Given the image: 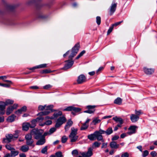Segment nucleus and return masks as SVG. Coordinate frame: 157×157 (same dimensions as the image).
Instances as JSON below:
<instances>
[{"label":"nucleus","instance_id":"obj_29","mask_svg":"<svg viewBox=\"0 0 157 157\" xmlns=\"http://www.w3.org/2000/svg\"><path fill=\"white\" fill-rule=\"evenodd\" d=\"M122 102V99L120 98H117L114 101V103L119 105H121Z\"/></svg>","mask_w":157,"mask_h":157},{"label":"nucleus","instance_id":"obj_26","mask_svg":"<svg viewBox=\"0 0 157 157\" xmlns=\"http://www.w3.org/2000/svg\"><path fill=\"white\" fill-rule=\"evenodd\" d=\"M88 138L90 140H95V132L92 134L89 135L87 136Z\"/></svg>","mask_w":157,"mask_h":157},{"label":"nucleus","instance_id":"obj_59","mask_svg":"<svg viewBox=\"0 0 157 157\" xmlns=\"http://www.w3.org/2000/svg\"><path fill=\"white\" fill-rule=\"evenodd\" d=\"M151 155L152 156H155L157 155V153L155 151H152L150 153Z\"/></svg>","mask_w":157,"mask_h":157},{"label":"nucleus","instance_id":"obj_35","mask_svg":"<svg viewBox=\"0 0 157 157\" xmlns=\"http://www.w3.org/2000/svg\"><path fill=\"white\" fill-rule=\"evenodd\" d=\"M88 125L86 124H83L82 126L80 128V130H85L87 128Z\"/></svg>","mask_w":157,"mask_h":157},{"label":"nucleus","instance_id":"obj_40","mask_svg":"<svg viewBox=\"0 0 157 157\" xmlns=\"http://www.w3.org/2000/svg\"><path fill=\"white\" fill-rule=\"evenodd\" d=\"M96 22L98 25L100 24L101 22V17L99 16H97L96 18Z\"/></svg>","mask_w":157,"mask_h":157},{"label":"nucleus","instance_id":"obj_25","mask_svg":"<svg viewBox=\"0 0 157 157\" xmlns=\"http://www.w3.org/2000/svg\"><path fill=\"white\" fill-rule=\"evenodd\" d=\"M113 119L116 122H118L121 124H122L123 123V120L121 118L118 117H113Z\"/></svg>","mask_w":157,"mask_h":157},{"label":"nucleus","instance_id":"obj_38","mask_svg":"<svg viewBox=\"0 0 157 157\" xmlns=\"http://www.w3.org/2000/svg\"><path fill=\"white\" fill-rule=\"evenodd\" d=\"M41 152L43 154H47V146H45L41 151Z\"/></svg>","mask_w":157,"mask_h":157},{"label":"nucleus","instance_id":"obj_36","mask_svg":"<svg viewBox=\"0 0 157 157\" xmlns=\"http://www.w3.org/2000/svg\"><path fill=\"white\" fill-rule=\"evenodd\" d=\"M5 147L7 149L11 151L12 150H14V148L12 147L10 145V144L6 145L5 146Z\"/></svg>","mask_w":157,"mask_h":157},{"label":"nucleus","instance_id":"obj_23","mask_svg":"<svg viewBox=\"0 0 157 157\" xmlns=\"http://www.w3.org/2000/svg\"><path fill=\"white\" fill-rule=\"evenodd\" d=\"M40 139L38 140L36 143L37 145H42L45 142V139L44 137H41Z\"/></svg>","mask_w":157,"mask_h":157},{"label":"nucleus","instance_id":"obj_45","mask_svg":"<svg viewBox=\"0 0 157 157\" xmlns=\"http://www.w3.org/2000/svg\"><path fill=\"white\" fill-rule=\"evenodd\" d=\"M46 66L47 64H43L37 66L36 67L37 68H41L45 67H46Z\"/></svg>","mask_w":157,"mask_h":157},{"label":"nucleus","instance_id":"obj_60","mask_svg":"<svg viewBox=\"0 0 157 157\" xmlns=\"http://www.w3.org/2000/svg\"><path fill=\"white\" fill-rule=\"evenodd\" d=\"M107 145V143H103L102 144V145L101 146V148H106Z\"/></svg>","mask_w":157,"mask_h":157},{"label":"nucleus","instance_id":"obj_46","mask_svg":"<svg viewBox=\"0 0 157 157\" xmlns=\"http://www.w3.org/2000/svg\"><path fill=\"white\" fill-rule=\"evenodd\" d=\"M95 107H96V106H95V105H90L87 106L86 107L87 109H90V110H91H91L95 109L94 108H95Z\"/></svg>","mask_w":157,"mask_h":157},{"label":"nucleus","instance_id":"obj_61","mask_svg":"<svg viewBox=\"0 0 157 157\" xmlns=\"http://www.w3.org/2000/svg\"><path fill=\"white\" fill-rule=\"evenodd\" d=\"M0 86L6 87H8L10 86V85L9 84H2L1 83H0Z\"/></svg>","mask_w":157,"mask_h":157},{"label":"nucleus","instance_id":"obj_33","mask_svg":"<svg viewBox=\"0 0 157 157\" xmlns=\"http://www.w3.org/2000/svg\"><path fill=\"white\" fill-rule=\"evenodd\" d=\"M39 131L35 129H33L30 132V133L28 134H31V136L32 135L35 136L36 134Z\"/></svg>","mask_w":157,"mask_h":157},{"label":"nucleus","instance_id":"obj_20","mask_svg":"<svg viewBox=\"0 0 157 157\" xmlns=\"http://www.w3.org/2000/svg\"><path fill=\"white\" fill-rule=\"evenodd\" d=\"M110 146L112 148L117 149L119 147V145L115 141H112L110 143Z\"/></svg>","mask_w":157,"mask_h":157},{"label":"nucleus","instance_id":"obj_19","mask_svg":"<svg viewBox=\"0 0 157 157\" xmlns=\"http://www.w3.org/2000/svg\"><path fill=\"white\" fill-rule=\"evenodd\" d=\"M73 123V122L72 121H71V119H69L65 127V129L66 131H67L68 130L69 128L72 126Z\"/></svg>","mask_w":157,"mask_h":157},{"label":"nucleus","instance_id":"obj_44","mask_svg":"<svg viewBox=\"0 0 157 157\" xmlns=\"http://www.w3.org/2000/svg\"><path fill=\"white\" fill-rule=\"evenodd\" d=\"M52 87V86L50 84L47 85L43 86V88L45 90H48L49 88H51Z\"/></svg>","mask_w":157,"mask_h":157},{"label":"nucleus","instance_id":"obj_64","mask_svg":"<svg viewBox=\"0 0 157 157\" xmlns=\"http://www.w3.org/2000/svg\"><path fill=\"white\" fill-rule=\"evenodd\" d=\"M12 156L11 155V154L8 153L6 154L3 157H12Z\"/></svg>","mask_w":157,"mask_h":157},{"label":"nucleus","instance_id":"obj_58","mask_svg":"<svg viewBox=\"0 0 157 157\" xmlns=\"http://www.w3.org/2000/svg\"><path fill=\"white\" fill-rule=\"evenodd\" d=\"M119 138V136H115L113 137H112V140L113 141L116 140L118 139Z\"/></svg>","mask_w":157,"mask_h":157},{"label":"nucleus","instance_id":"obj_3","mask_svg":"<svg viewBox=\"0 0 157 157\" xmlns=\"http://www.w3.org/2000/svg\"><path fill=\"white\" fill-rule=\"evenodd\" d=\"M79 44L78 43L76 44L74 47L72 48L71 53L69 57V58L70 59H72L77 53L79 48Z\"/></svg>","mask_w":157,"mask_h":157},{"label":"nucleus","instance_id":"obj_22","mask_svg":"<svg viewBox=\"0 0 157 157\" xmlns=\"http://www.w3.org/2000/svg\"><path fill=\"white\" fill-rule=\"evenodd\" d=\"M20 150L23 152H26L29 150V147L27 145H24L21 147Z\"/></svg>","mask_w":157,"mask_h":157},{"label":"nucleus","instance_id":"obj_49","mask_svg":"<svg viewBox=\"0 0 157 157\" xmlns=\"http://www.w3.org/2000/svg\"><path fill=\"white\" fill-rule=\"evenodd\" d=\"M142 113L141 110L137 111L135 110V115L137 116V117H139V116Z\"/></svg>","mask_w":157,"mask_h":157},{"label":"nucleus","instance_id":"obj_30","mask_svg":"<svg viewBox=\"0 0 157 157\" xmlns=\"http://www.w3.org/2000/svg\"><path fill=\"white\" fill-rule=\"evenodd\" d=\"M19 153V151H15V149L11 151V154L12 157H14L18 155Z\"/></svg>","mask_w":157,"mask_h":157},{"label":"nucleus","instance_id":"obj_57","mask_svg":"<svg viewBox=\"0 0 157 157\" xmlns=\"http://www.w3.org/2000/svg\"><path fill=\"white\" fill-rule=\"evenodd\" d=\"M18 131H15V133L13 135V137L15 138H17L18 136Z\"/></svg>","mask_w":157,"mask_h":157},{"label":"nucleus","instance_id":"obj_9","mask_svg":"<svg viewBox=\"0 0 157 157\" xmlns=\"http://www.w3.org/2000/svg\"><path fill=\"white\" fill-rule=\"evenodd\" d=\"M81 109L79 108L75 107L73 106H69L63 109V111H73L75 112H78L80 111Z\"/></svg>","mask_w":157,"mask_h":157},{"label":"nucleus","instance_id":"obj_39","mask_svg":"<svg viewBox=\"0 0 157 157\" xmlns=\"http://www.w3.org/2000/svg\"><path fill=\"white\" fill-rule=\"evenodd\" d=\"M101 144V143H99L98 142H94L93 144V147H99Z\"/></svg>","mask_w":157,"mask_h":157},{"label":"nucleus","instance_id":"obj_7","mask_svg":"<svg viewBox=\"0 0 157 157\" xmlns=\"http://www.w3.org/2000/svg\"><path fill=\"white\" fill-rule=\"evenodd\" d=\"M93 149L91 147L89 148L87 152H80L79 154L81 155L83 157H90L93 155Z\"/></svg>","mask_w":157,"mask_h":157},{"label":"nucleus","instance_id":"obj_53","mask_svg":"<svg viewBox=\"0 0 157 157\" xmlns=\"http://www.w3.org/2000/svg\"><path fill=\"white\" fill-rule=\"evenodd\" d=\"M72 154L73 155H77L78 153L77 150H75L72 151Z\"/></svg>","mask_w":157,"mask_h":157},{"label":"nucleus","instance_id":"obj_8","mask_svg":"<svg viewBox=\"0 0 157 157\" xmlns=\"http://www.w3.org/2000/svg\"><path fill=\"white\" fill-rule=\"evenodd\" d=\"M44 119L43 117L42 116H40L37 117L36 119H34L31 121V124H30V128H33L36 126V124L37 122H40Z\"/></svg>","mask_w":157,"mask_h":157},{"label":"nucleus","instance_id":"obj_63","mask_svg":"<svg viewBox=\"0 0 157 157\" xmlns=\"http://www.w3.org/2000/svg\"><path fill=\"white\" fill-rule=\"evenodd\" d=\"M95 111V109H93V110H90L89 109L88 110V113L90 114H91L94 113Z\"/></svg>","mask_w":157,"mask_h":157},{"label":"nucleus","instance_id":"obj_2","mask_svg":"<svg viewBox=\"0 0 157 157\" xmlns=\"http://www.w3.org/2000/svg\"><path fill=\"white\" fill-rule=\"evenodd\" d=\"M71 129V131L69 136V138L71 142H75L78 138V136L77 135L78 129L72 128Z\"/></svg>","mask_w":157,"mask_h":157},{"label":"nucleus","instance_id":"obj_12","mask_svg":"<svg viewBox=\"0 0 157 157\" xmlns=\"http://www.w3.org/2000/svg\"><path fill=\"white\" fill-rule=\"evenodd\" d=\"M137 127L136 126H131L128 128V131L127 134L128 135H131L136 133V128Z\"/></svg>","mask_w":157,"mask_h":157},{"label":"nucleus","instance_id":"obj_62","mask_svg":"<svg viewBox=\"0 0 157 157\" xmlns=\"http://www.w3.org/2000/svg\"><path fill=\"white\" fill-rule=\"evenodd\" d=\"M49 133V132H44L43 135H42L41 137H44V138H45V136H46L47 135H50Z\"/></svg>","mask_w":157,"mask_h":157},{"label":"nucleus","instance_id":"obj_28","mask_svg":"<svg viewBox=\"0 0 157 157\" xmlns=\"http://www.w3.org/2000/svg\"><path fill=\"white\" fill-rule=\"evenodd\" d=\"M105 134L107 135H109L112 134L113 132V130L112 128L109 127L105 131Z\"/></svg>","mask_w":157,"mask_h":157},{"label":"nucleus","instance_id":"obj_1","mask_svg":"<svg viewBox=\"0 0 157 157\" xmlns=\"http://www.w3.org/2000/svg\"><path fill=\"white\" fill-rule=\"evenodd\" d=\"M53 107V105H50L47 106L46 105L44 106L42 105L39 106L38 108L39 110H43L44 109H45V110L39 113L37 115L41 116L48 114L50 112L52 111V109Z\"/></svg>","mask_w":157,"mask_h":157},{"label":"nucleus","instance_id":"obj_13","mask_svg":"<svg viewBox=\"0 0 157 157\" xmlns=\"http://www.w3.org/2000/svg\"><path fill=\"white\" fill-rule=\"evenodd\" d=\"M6 106V104L3 101L0 102V109L1 110L0 115H3L4 114L5 112L4 109Z\"/></svg>","mask_w":157,"mask_h":157},{"label":"nucleus","instance_id":"obj_24","mask_svg":"<svg viewBox=\"0 0 157 157\" xmlns=\"http://www.w3.org/2000/svg\"><path fill=\"white\" fill-rule=\"evenodd\" d=\"M16 116L14 114L10 116L7 118V120L8 122H12L14 121Z\"/></svg>","mask_w":157,"mask_h":157},{"label":"nucleus","instance_id":"obj_37","mask_svg":"<svg viewBox=\"0 0 157 157\" xmlns=\"http://www.w3.org/2000/svg\"><path fill=\"white\" fill-rule=\"evenodd\" d=\"M6 104V105H7L9 104H12L13 103V101L12 100L10 99H8L6 100V101L4 102Z\"/></svg>","mask_w":157,"mask_h":157},{"label":"nucleus","instance_id":"obj_54","mask_svg":"<svg viewBox=\"0 0 157 157\" xmlns=\"http://www.w3.org/2000/svg\"><path fill=\"white\" fill-rule=\"evenodd\" d=\"M29 88L31 89H39V87L36 86H30Z\"/></svg>","mask_w":157,"mask_h":157},{"label":"nucleus","instance_id":"obj_55","mask_svg":"<svg viewBox=\"0 0 157 157\" xmlns=\"http://www.w3.org/2000/svg\"><path fill=\"white\" fill-rule=\"evenodd\" d=\"M51 72V71L50 70L46 69V70H43L42 72V73H50Z\"/></svg>","mask_w":157,"mask_h":157},{"label":"nucleus","instance_id":"obj_52","mask_svg":"<svg viewBox=\"0 0 157 157\" xmlns=\"http://www.w3.org/2000/svg\"><path fill=\"white\" fill-rule=\"evenodd\" d=\"M123 22V21H120L116 22V23H115L114 24H112V25L114 27V26H117L118 25H120V24H121Z\"/></svg>","mask_w":157,"mask_h":157},{"label":"nucleus","instance_id":"obj_43","mask_svg":"<svg viewBox=\"0 0 157 157\" xmlns=\"http://www.w3.org/2000/svg\"><path fill=\"white\" fill-rule=\"evenodd\" d=\"M52 121L51 120L47 121L43 124L42 125L43 126L44 125H49L52 124Z\"/></svg>","mask_w":157,"mask_h":157},{"label":"nucleus","instance_id":"obj_51","mask_svg":"<svg viewBox=\"0 0 157 157\" xmlns=\"http://www.w3.org/2000/svg\"><path fill=\"white\" fill-rule=\"evenodd\" d=\"M113 26L112 25L110 27H109V29L107 31V35H109L112 31L113 29Z\"/></svg>","mask_w":157,"mask_h":157},{"label":"nucleus","instance_id":"obj_18","mask_svg":"<svg viewBox=\"0 0 157 157\" xmlns=\"http://www.w3.org/2000/svg\"><path fill=\"white\" fill-rule=\"evenodd\" d=\"M144 72L147 75H151L154 72V69H149L146 67L144 68Z\"/></svg>","mask_w":157,"mask_h":157},{"label":"nucleus","instance_id":"obj_4","mask_svg":"<svg viewBox=\"0 0 157 157\" xmlns=\"http://www.w3.org/2000/svg\"><path fill=\"white\" fill-rule=\"evenodd\" d=\"M67 121L66 118L63 116L60 117L57 119L55 127L56 128H59Z\"/></svg>","mask_w":157,"mask_h":157},{"label":"nucleus","instance_id":"obj_32","mask_svg":"<svg viewBox=\"0 0 157 157\" xmlns=\"http://www.w3.org/2000/svg\"><path fill=\"white\" fill-rule=\"evenodd\" d=\"M13 108L11 106L9 107L7 109L6 113L7 115L10 114L13 110Z\"/></svg>","mask_w":157,"mask_h":157},{"label":"nucleus","instance_id":"obj_11","mask_svg":"<svg viewBox=\"0 0 157 157\" xmlns=\"http://www.w3.org/2000/svg\"><path fill=\"white\" fill-rule=\"evenodd\" d=\"M67 63L65 64L63 69L64 70H67L71 68L74 63V61L72 60H68L65 61Z\"/></svg>","mask_w":157,"mask_h":157},{"label":"nucleus","instance_id":"obj_15","mask_svg":"<svg viewBox=\"0 0 157 157\" xmlns=\"http://www.w3.org/2000/svg\"><path fill=\"white\" fill-rule=\"evenodd\" d=\"M86 81L85 76L83 75H80L78 77L77 82L79 84L82 83Z\"/></svg>","mask_w":157,"mask_h":157},{"label":"nucleus","instance_id":"obj_56","mask_svg":"<svg viewBox=\"0 0 157 157\" xmlns=\"http://www.w3.org/2000/svg\"><path fill=\"white\" fill-rule=\"evenodd\" d=\"M99 133L102 135V134L105 133V131L102 130L101 129H100L99 131H98Z\"/></svg>","mask_w":157,"mask_h":157},{"label":"nucleus","instance_id":"obj_42","mask_svg":"<svg viewBox=\"0 0 157 157\" xmlns=\"http://www.w3.org/2000/svg\"><path fill=\"white\" fill-rule=\"evenodd\" d=\"M67 137L64 136H63L62 138V143H65L67 141Z\"/></svg>","mask_w":157,"mask_h":157},{"label":"nucleus","instance_id":"obj_10","mask_svg":"<svg viewBox=\"0 0 157 157\" xmlns=\"http://www.w3.org/2000/svg\"><path fill=\"white\" fill-rule=\"evenodd\" d=\"M6 138L3 139V143H9L11 141V140L13 137V135L11 134L6 135Z\"/></svg>","mask_w":157,"mask_h":157},{"label":"nucleus","instance_id":"obj_21","mask_svg":"<svg viewBox=\"0 0 157 157\" xmlns=\"http://www.w3.org/2000/svg\"><path fill=\"white\" fill-rule=\"evenodd\" d=\"M30 128V124L29 123H25L23 124L22 125L23 129L25 131H27L29 128Z\"/></svg>","mask_w":157,"mask_h":157},{"label":"nucleus","instance_id":"obj_31","mask_svg":"<svg viewBox=\"0 0 157 157\" xmlns=\"http://www.w3.org/2000/svg\"><path fill=\"white\" fill-rule=\"evenodd\" d=\"M62 114V112L61 111H59L57 112H55L53 114L54 118H56L61 115Z\"/></svg>","mask_w":157,"mask_h":157},{"label":"nucleus","instance_id":"obj_5","mask_svg":"<svg viewBox=\"0 0 157 157\" xmlns=\"http://www.w3.org/2000/svg\"><path fill=\"white\" fill-rule=\"evenodd\" d=\"M25 138L26 140V143L27 145L34 147L35 145L33 144V140L32 139L31 134H27L25 136Z\"/></svg>","mask_w":157,"mask_h":157},{"label":"nucleus","instance_id":"obj_6","mask_svg":"<svg viewBox=\"0 0 157 157\" xmlns=\"http://www.w3.org/2000/svg\"><path fill=\"white\" fill-rule=\"evenodd\" d=\"M117 6V3L115 1H113L109 9V14L112 15L115 11Z\"/></svg>","mask_w":157,"mask_h":157},{"label":"nucleus","instance_id":"obj_34","mask_svg":"<svg viewBox=\"0 0 157 157\" xmlns=\"http://www.w3.org/2000/svg\"><path fill=\"white\" fill-rule=\"evenodd\" d=\"M42 136V134L39 131L36 134L35 136V138L36 140H38L41 138Z\"/></svg>","mask_w":157,"mask_h":157},{"label":"nucleus","instance_id":"obj_27","mask_svg":"<svg viewBox=\"0 0 157 157\" xmlns=\"http://www.w3.org/2000/svg\"><path fill=\"white\" fill-rule=\"evenodd\" d=\"M101 121V120L98 119V117H96L94 118L92 123L94 125H96L97 124L100 123Z\"/></svg>","mask_w":157,"mask_h":157},{"label":"nucleus","instance_id":"obj_50","mask_svg":"<svg viewBox=\"0 0 157 157\" xmlns=\"http://www.w3.org/2000/svg\"><path fill=\"white\" fill-rule=\"evenodd\" d=\"M56 155L57 157H62L63 156L62 153L61 151L56 152Z\"/></svg>","mask_w":157,"mask_h":157},{"label":"nucleus","instance_id":"obj_47","mask_svg":"<svg viewBox=\"0 0 157 157\" xmlns=\"http://www.w3.org/2000/svg\"><path fill=\"white\" fill-rule=\"evenodd\" d=\"M149 152L147 150L144 151L142 155L143 157H145L147 156Z\"/></svg>","mask_w":157,"mask_h":157},{"label":"nucleus","instance_id":"obj_17","mask_svg":"<svg viewBox=\"0 0 157 157\" xmlns=\"http://www.w3.org/2000/svg\"><path fill=\"white\" fill-rule=\"evenodd\" d=\"M139 117H137L134 114H132L130 116V118L131 121L132 122H136L137 121L139 120Z\"/></svg>","mask_w":157,"mask_h":157},{"label":"nucleus","instance_id":"obj_14","mask_svg":"<svg viewBox=\"0 0 157 157\" xmlns=\"http://www.w3.org/2000/svg\"><path fill=\"white\" fill-rule=\"evenodd\" d=\"M95 139H97L98 141H101L102 142H104L102 136L99 133L98 131L95 132Z\"/></svg>","mask_w":157,"mask_h":157},{"label":"nucleus","instance_id":"obj_48","mask_svg":"<svg viewBox=\"0 0 157 157\" xmlns=\"http://www.w3.org/2000/svg\"><path fill=\"white\" fill-rule=\"evenodd\" d=\"M129 154L127 152H124L121 155V157H129Z\"/></svg>","mask_w":157,"mask_h":157},{"label":"nucleus","instance_id":"obj_41","mask_svg":"<svg viewBox=\"0 0 157 157\" xmlns=\"http://www.w3.org/2000/svg\"><path fill=\"white\" fill-rule=\"evenodd\" d=\"M56 128H50L49 131V135H51V134L53 133L54 132H55L56 130Z\"/></svg>","mask_w":157,"mask_h":157},{"label":"nucleus","instance_id":"obj_16","mask_svg":"<svg viewBox=\"0 0 157 157\" xmlns=\"http://www.w3.org/2000/svg\"><path fill=\"white\" fill-rule=\"evenodd\" d=\"M27 107L26 106H24L21 109H18L15 112V113L18 115H19L23 112H25L26 110Z\"/></svg>","mask_w":157,"mask_h":157}]
</instances>
